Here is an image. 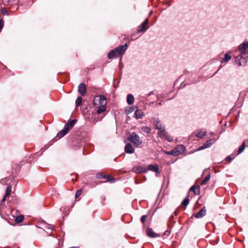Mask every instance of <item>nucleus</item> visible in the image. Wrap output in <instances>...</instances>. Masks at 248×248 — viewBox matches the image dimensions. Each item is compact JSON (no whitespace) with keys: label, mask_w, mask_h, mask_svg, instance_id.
Here are the masks:
<instances>
[{"label":"nucleus","mask_w":248,"mask_h":248,"mask_svg":"<svg viewBox=\"0 0 248 248\" xmlns=\"http://www.w3.org/2000/svg\"><path fill=\"white\" fill-rule=\"evenodd\" d=\"M239 48L241 55L235 57V63L238 66H244L247 63V59L242 55L248 54V41L240 45Z\"/></svg>","instance_id":"1"},{"label":"nucleus","mask_w":248,"mask_h":248,"mask_svg":"<svg viewBox=\"0 0 248 248\" xmlns=\"http://www.w3.org/2000/svg\"><path fill=\"white\" fill-rule=\"evenodd\" d=\"M128 48V45L126 43L120 46L109 52L108 55V59L116 58L120 57L121 58Z\"/></svg>","instance_id":"2"},{"label":"nucleus","mask_w":248,"mask_h":248,"mask_svg":"<svg viewBox=\"0 0 248 248\" xmlns=\"http://www.w3.org/2000/svg\"><path fill=\"white\" fill-rule=\"evenodd\" d=\"M127 140L130 141L136 148L140 147L142 143V140L140 136L135 132L130 134L129 136L127 138Z\"/></svg>","instance_id":"3"},{"label":"nucleus","mask_w":248,"mask_h":248,"mask_svg":"<svg viewBox=\"0 0 248 248\" xmlns=\"http://www.w3.org/2000/svg\"><path fill=\"white\" fill-rule=\"evenodd\" d=\"M93 104L94 106H106V104H107L106 98L103 95L97 96L93 100Z\"/></svg>","instance_id":"4"},{"label":"nucleus","mask_w":248,"mask_h":248,"mask_svg":"<svg viewBox=\"0 0 248 248\" xmlns=\"http://www.w3.org/2000/svg\"><path fill=\"white\" fill-rule=\"evenodd\" d=\"M186 150L185 147L183 145H178L175 148L171 150V155H178L182 154Z\"/></svg>","instance_id":"5"},{"label":"nucleus","mask_w":248,"mask_h":248,"mask_svg":"<svg viewBox=\"0 0 248 248\" xmlns=\"http://www.w3.org/2000/svg\"><path fill=\"white\" fill-rule=\"evenodd\" d=\"M148 19L146 18L145 20L138 27L137 32H144L149 28L148 26Z\"/></svg>","instance_id":"6"},{"label":"nucleus","mask_w":248,"mask_h":248,"mask_svg":"<svg viewBox=\"0 0 248 248\" xmlns=\"http://www.w3.org/2000/svg\"><path fill=\"white\" fill-rule=\"evenodd\" d=\"M155 127L156 129H158V135L161 136H165L166 133L165 132V127L162 125V124L160 123V122L156 120L155 121Z\"/></svg>","instance_id":"7"},{"label":"nucleus","mask_w":248,"mask_h":248,"mask_svg":"<svg viewBox=\"0 0 248 248\" xmlns=\"http://www.w3.org/2000/svg\"><path fill=\"white\" fill-rule=\"evenodd\" d=\"M146 169L147 170V171L148 170H151L153 172H155L156 173V176H157L158 174H159L160 171L159 169V167L157 164H150L147 166Z\"/></svg>","instance_id":"8"},{"label":"nucleus","mask_w":248,"mask_h":248,"mask_svg":"<svg viewBox=\"0 0 248 248\" xmlns=\"http://www.w3.org/2000/svg\"><path fill=\"white\" fill-rule=\"evenodd\" d=\"M77 120L76 119L70 120L64 125V127L69 131L76 124Z\"/></svg>","instance_id":"9"},{"label":"nucleus","mask_w":248,"mask_h":248,"mask_svg":"<svg viewBox=\"0 0 248 248\" xmlns=\"http://www.w3.org/2000/svg\"><path fill=\"white\" fill-rule=\"evenodd\" d=\"M133 171L137 173H141L147 172V170L145 167L141 166H138L133 167Z\"/></svg>","instance_id":"10"},{"label":"nucleus","mask_w":248,"mask_h":248,"mask_svg":"<svg viewBox=\"0 0 248 248\" xmlns=\"http://www.w3.org/2000/svg\"><path fill=\"white\" fill-rule=\"evenodd\" d=\"M78 92L82 96L84 95L86 92V86L85 84L81 83L78 86Z\"/></svg>","instance_id":"11"},{"label":"nucleus","mask_w":248,"mask_h":248,"mask_svg":"<svg viewBox=\"0 0 248 248\" xmlns=\"http://www.w3.org/2000/svg\"><path fill=\"white\" fill-rule=\"evenodd\" d=\"M124 151L126 153L133 154L134 153L135 149L131 143H128L125 145L124 147Z\"/></svg>","instance_id":"12"},{"label":"nucleus","mask_w":248,"mask_h":248,"mask_svg":"<svg viewBox=\"0 0 248 248\" xmlns=\"http://www.w3.org/2000/svg\"><path fill=\"white\" fill-rule=\"evenodd\" d=\"M214 143L213 140H208L206 141L202 145L199 147L198 150H202L205 148L209 147L211 145Z\"/></svg>","instance_id":"13"},{"label":"nucleus","mask_w":248,"mask_h":248,"mask_svg":"<svg viewBox=\"0 0 248 248\" xmlns=\"http://www.w3.org/2000/svg\"><path fill=\"white\" fill-rule=\"evenodd\" d=\"M146 233L147 235L151 238H155L159 236V234L155 233L153 229L150 228H148Z\"/></svg>","instance_id":"14"},{"label":"nucleus","mask_w":248,"mask_h":248,"mask_svg":"<svg viewBox=\"0 0 248 248\" xmlns=\"http://www.w3.org/2000/svg\"><path fill=\"white\" fill-rule=\"evenodd\" d=\"M206 210L205 207L202 208V209L196 213L195 215L196 218H201L206 215Z\"/></svg>","instance_id":"15"},{"label":"nucleus","mask_w":248,"mask_h":248,"mask_svg":"<svg viewBox=\"0 0 248 248\" xmlns=\"http://www.w3.org/2000/svg\"><path fill=\"white\" fill-rule=\"evenodd\" d=\"M11 192V186H8L7 187V188L6 189L4 196L1 200L2 202H3L6 201V197L10 195Z\"/></svg>","instance_id":"16"},{"label":"nucleus","mask_w":248,"mask_h":248,"mask_svg":"<svg viewBox=\"0 0 248 248\" xmlns=\"http://www.w3.org/2000/svg\"><path fill=\"white\" fill-rule=\"evenodd\" d=\"M189 191L193 192L195 195H199L200 191V186L194 185L190 187Z\"/></svg>","instance_id":"17"},{"label":"nucleus","mask_w":248,"mask_h":248,"mask_svg":"<svg viewBox=\"0 0 248 248\" xmlns=\"http://www.w3.org/2000/svg\"><path fill=\"white\" fill-rule=\"evenodd\" d=\"M136 119H142L144 116V113L141 110L137 109L134 113Z\"/></svg>","instance_id":"18"},{"label":"nucleus","mask_w":248,"mask_h":248,"mask_svg":"<svg viewBox=\"0 0 248 248\" xmlns=\"http://www.w3.org/2000/svg\"><path fill=\"white\" fill-rule=\"evenodd\" d=\"M126 101L128 105H132L134 102V96L131 94H128L126 97Z\"/></svg>","instance_id":"19"},{"label":"nucleus","mask_w":248,"mask_h":248,"mask_svg":"<svg viewBox=\"0 0 248 248\" xmlns=\"http://www.w3.org/2000/svg\"><path fill=\"white\" fill-rule=\"evenodd\" d=\"M68 131L64 127V128L61 131H59V132L57 134V137L60 139L63 136H64L67 133Z\"/></svg>","instance_id":"20"},{"label":"nucleus","mask_w":248,"mask_h":248,"mask_svg":"<svg viewBox=\"0 0 248 248\" xmlns=\"http://www.w3.org/2000/svg\"><path fill=\"white\" fill-rule=\"evenodd\" d=\"M106 106H97L96 107V112L98 114H100L106 110Z\"/></svg>","instance_id":"21"},{"label":"nucleus","mask_w":248,"mask_h":248,"mask_svg":"<svg viewBox=\"0 0 248 248\" xmlns=\"http://www.w3.org/2000/svg\"><path fill=\"white\" fill-rule=\"evenodd\" d=\"M211 178L210 174H208L201 182V185L203 186L207 184Z\"/></svg>","instance_id":"22"},{"label":"nucleus","mask_w":248,"mask_h":248,"mask_svg":"<svg viewBox=\"0 0 248 248\" xmlns=\"http://www.w3.org/2000/svg\"><path fill=\"white\" fill-rule=\"evenodd\" d=\"M205 131L201 129L198 131L197 134H196V136L202 138L204 135H205Z\"/></svg>","instance_id":"23"},{"label":"nucleus","mask_w":248,"mask_h":248,"mask_svg":"<svg viewBox=\"0 0 248 248\" xmlns=\"http://www.w3.org/2000/svg\"><path fill=\"white\" fill-rule=\"evenodd\" d=\"M104 179H107V181L110 183H114L115 182V179L109 175L105 174Z\"/></svg>","instance_id":"24"},{"label":"nucleus","mask_w":248,"mask_h":248,"mask_svg":"<svg viewBox=\"0 0 248 248\" xmlns=\"http://www.w3.org/2000/svg\"><path fill=\"white\" fill-rule=\"evenodd\" d=\"M141 131L143 132L150 134L151 133V129L148 126H143L141 127Z\"/></svg>","instance_id":"25"},{"label":"nucleus","mask_w":248,"mask_h":248,"mask_svg":"<svg viewBox=\"0 0 248 248\" xmlns=\"http://www.w3.org/2000/svg\"><path fill=\"white\" fill-rule=\"evenodd\" d=\"M24 219V216L23 215H20L19 216H17L16 217L15 219V222L16 223H19L20 222H22Z\"/></svg>","instance_id":"26"},{"label":"nucleus","mask_w":248,"mask_h":248,"mask_svg":"<svg viewBox=\"0 0 248 248\" xmlns=\"http://www.w3.org/2000/svg\"><path fill=\"white\" fill-rule=\"evenodd\" d=\"M245 148V143L244 141L242 145L239 147L238 150L237 151L238 154H241Z\"/></svg>","instance_id":"27"},{"label":"nucleus","mask_w":248,"mask_h":248,"mask_svg":"<svg viewBox=\"0 0 248 248\" xmlns=\"http://www.w3.org/2000/svg\"><path fill=\"white\" fill-rule=\"evenodd\" d=\"M82 99L81 97L78 96L76 100V105L77 107L79 106L82 103Z\"/></svg>","instance_id":"28"},{"label":"nucleus","mask_w":248,"mask_h":248,"mask_svg":"<svg viewBox=\"0 0 248 248\" xmlns=\"http://www.w3.org/2000/svg\"><path fill=\"white\" fill-rule=\"evenodd\" d=\"M189 198H188V197H186L184 200V201L182 202L181 205H182L183 206H186L188 205V204L189 203Z\"/></svg>","instance_id":"29"},{"label":"nucleus","mask_w":248,"mask_h":248,"mask_svg":"<svg viewBox=\"0 0 248 248\" xmlns=\"http://www.w3.org/2000/svg\"><path fill=\"white\" fill-rule=\"evenodd\" d=\"M231 59V56L226 53L225 54L224 59L221 61L222 62H228Z\"/></svg>","instance_id":"30"},{"label":"nucleus","mask_w":248,"mask_h":248,"mask_svg":"<svg viewBox=\"0 0 248 248\" xmlns=\"http://www.w3.org/2000/svg\"><path fill=\"white\" fill-rule=\"evenodd\" d=\"M1 13L3 14L4 15H6V16L9 15V12L5 7L1 8Z\"/></svg>","instance_id":"31"},{"label":"nucleus","mask_w":248,"mask_h":248,"mask_svg":"<svg viewBox=\"0 0 248 248\" xmlns=\"http://www.w3.org/2000/svg\"><path fill=\"white\" fill-rule=\"evenodd\" d=\"M105 174H104L102 172H99L96 173V177L98 179H102L104 178Z\"/></svg>","instance_id":"32"},{"label":"nucleus","mask_w":248,"mask_h":248,"mask_svg":"<svg viewBox=\"0 0 248 248\" xmlns=\"http://www.w3.org/2000/svg\"><path fill=\"white\" fill-rule=\"evenodd\" d=\"M82 190L81 189H79L76 193L75 194V198L77 199L79 196H80L82 193Z\"/></svg>","instance_id":"33"},{"label":"nucleus","mask_w":248,"mask_h":248,"mask_svg":"<svg viewBox=\"0 0 248 248\" xmlns=\"http://www.w3.org/2000/svg\"><path fill=\"white\" fill-rule=\"evenodd\" d=\"M147 218V216L146 215H143L141 216V218H140V220H141V222L144 224L146 219Z\"/></svg>","instance_id":"34"},{"label":"nucleus","mask_w":248,"mask_h":248,"mask_svg":"<svg viewBox=\"0 0 248 248\" xmlns=\"http://www.w3.org/2000/svg\"><path fill=\"white\" fill-rule=\"evenodd\" d=\"M4 20L2 18L0 19V29H2L4 26Z\"/></svg>","instance_id":"35"},{"label":"nucleus","mask_w":248,"mask_h":248,"mask_svg":"<svg viewBox=\"0 0 248 248\" xmlns=\"http://www.w3.org/2000/svg\"><path fill=\"white\" fill-rule=\"evenodd\" d=\"M151 95H154V97L155 98H156V96L155 95V93H154V91H151L147 95V97H149Z\"/></svg>","instance_id":"36"},{"label":"nucleus","mask_w":248,"mask_h":248,"mask_svg":"<svg viewBox=\"0 0 248 248\" xmlns=\"http://www.w3.org/2000/svg\"><path fill=\"white\" fill-rule=\"evenodd\" d=\"M226 161H228L229 163H230L232 160V158L231 156H228L226 157Z\"/></svg>","instance_id":"37"},{"label":"nucleus","mask_w":248,"mask_h":248,"mask_svg":"<svg viewBox=\"0 0 248 248\" xmlns=\"http://www.w3.org/2000/svg\"><path fill=\"white\" fill-rule=\"evenodd\" d=\"M4 1L8 2V3H13L15 2V0H3Z\"/></svg>","instance_id":"38"},{"label":"nucleus","mask_w":248,"mask_h":248,"mask_svg":"<svg viewBox=\"0 0 248 248\" xmlns=\"http://www.w3.org/2000/svg\"><path fill=\"white\" fill-rule=\"evenodd\" d=\"M53 228H54L53 226H50L48 227L47 230H50V231H52L53 230Z\"/></svg>","instance_id":"39"},{"label":"nucleus","mask_w":248,"mask_h":248,"mask_svg":"<svg viewBox=\"0 0 248 248\" xmlns=\"http://www.w3.org/2000/svg\"><path fill=\"white\" fill-rule=\"evenodd\" d=\"M134 108H133V107H131L130 108V110H129V112H132L133 111H134Z\"/></svg>","instance_id":"40"},{"label":"nucleus","mask_w":248,"mask_h":248,"mask_svg":"<svg viewBox=\"0 0 248 248\" xmlns=\"http://www.w3.org/2000/svg\"><path fill=\"white\" fill-rule=\"evenodd\" d=\"M166 153H167V154H168V155H170V151H168V152H167Z\"/></svg>","instance_id":"41"},{"label":"nucleus","mask_w":248,"mask_h":248,"mask_svg":"<svg viewBox=\"0 0 248 248\" xmlns=\"http://www.w3.org/2000/svg\"><path fill=\"white\" fill-rule=\"evenodd\" d=\"M174 216H177V212L176 211L174 212Z\"/></svg>","instance_id":"42"},{"label":"nucleus","mask_w":248,"mask_h":248,"mask_svg":"<svg viewBox=\"0 0 248 248\" xmlns=\"http://www.w3.org/2000/svg\"><path fill=\"white\" fill-rule=\"evenodd\" d=\"M176 160V159H175L174 161L172 160V159H171V163H173Z\"/></svg>","instance_id":"43"},{"label":"nucleus","mask_w":248,"mask_h":248,"mask_svg":"<svg viewBox=\"0 0 248 248\" xmlns=\"http://www.w3.org/2000/svg\"><path fill=\"white\" fill-rule=\"evenodd\" d=\"M49 231H50V230H48V231L47 232V233H49Z\"/></svg>","instance_id":"44"},{"label":"nucleus","mask_w":248,"mask_h":248,"mask_svg":"<svg viewBox=\"0 0 248 248\" xmlns=\"http://www.w3.org/2000/svg\"><path fill=\"white\" fill-rule=\"evenodd\" d=\"M49 231H50V230H48V231L47 232V233H49Z\"/></svg>","instance_id":"45"},{"label":"nucleus","mask_w":248,"mask_h":248,"mask_svg":"<svg viewBox=\"0 0 248 248\" xmlns=\"http://www.w3.org/2000/svg\"><path fill=\"white\" fill-rule=\"evenodd\" d=\"M168 141H169V142H170V140H169V139H168Z\"/></svg>","instance_id":"46"},{"label":"nucleus","mask_w":248,"mask_h":248,"mask_svg":"<svg viewBox=\"0 0 248 248\" xmlns=\"http://www.w3.org/2000/svg\"><path fill=\"white\" fill-rule=\"evenodd\" d=\"M159 105H161V103H158Z\"/></svg>","instance_id":"47"},{"label":"nucleus","mask_w":248,"mask_h":248,"mask_svg":"<svg viewBox=\"0 0 248 248\" xmlns=\"http://www.w3.org/2000/svg\"><path fill=\"white\" fill-rule=\"evenodd\" d=\"M167 232H168L169 233H170V232H169L168 231H167Z\"/></svg>","instance_id":"48"},{"label":"nucleus","mask_w":248,"mask_h":248,"mask_svg":"<svg viewBox=\"0 0 248 248\" xmlns=\"http://www.w3.org/2000/svg\"><path fill=\"white\" fill-rule=\"evenodd\" d=\"M1 29H0V31H1Z\"/></svg>","instance_id":"49"}]
</instances>
